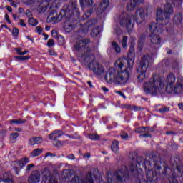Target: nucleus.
<instances>
[{"mask_svg":"<svg viewBox=\"0 0 183 183\" xmlns=\"http://www.w3.org/2000/svg\"><path fill=\"white\" fill-rule=\"evenodd\" d=\"M136 162L138 167L142 166L144 171H147V179H145V176H142L141 178V174H137L136 182L138 183H152L157 182L158 179H164L167 177V169H169V167H164L161 172L162 167H161L162 162L159 161V154L155 152L147 154L145 159L141 156L137 157Z\"/></svg>","mask_w":183,"mask_h":183,"instance_id":"obj_1","label":"nucleus"},{"mask_svg":"<svg viewBox=\"0 0 183 183\" xmlns=\"http://www.w3.org/2000/svg\"><path fill=\"white\" fill-rule=\"evenodd\" d=\"M135 61V55L132 52H129L127 54V59L125 57L118 59L115 62L117 69L110 68L104 79L107 84H125L129 79V74L134 68V62Z\"/></svg>","mask_w":183,"mask_h":183,"instance_id":"obj_2","label":"nucleus"},{"mask_svg":"<svg viewBox=\"0 0 183 183\" xmlns=\"http://www.w3.org/2000/svg\"><path fill=\"white\" fill-rule=\"evenodd\" d=\"M164 81L165 79L164 77H159L157 74L153 75L149 82H146L144 84V91L145 94L157 95L158 91L164 89V86H165Z\"/></svg>","mask_w":183,"mask_h":183,"instance_id":"obj_3","label":"nucleus"},{"mask_svg":"<svg viewBox=\"0 0 183 183\" xmlns=\"http://www.w3.org/2000/svg\"><path fill=\"white\" fill-rule=\"evenodd\" d=\"M164 11L162 9H158L157 12V22L158 25H167V22H169V18L171 15L174 14V9L172 5L169 3H167L164 6Z\"/></svg>","mask_w":183,"mask_h":183,"instance_id":"obj_4","label":"nucleus"},{"mask_svg":"<svg viewBox=\"0 0 183 183\" xmlns=\"http://www.w3.org/2000/svg\"><path fill=\"white\" fill-rule=\"evenodd\" d=\"M147 31L151 32L150 42L153 45H159L161 44V37L157 34H162L164 32V25L153 23L149 25Z\"/></svg>","mask_w":183,"mask_h":183,"instance_id":"obj_5","label":"nucleus"},{"mask_svg":"<svg viewBox=\"0 0 183 183\" xmlns=\"http://www.w3.org/2000/svg\"><path fill=\"white\" fill-rule=\"evenodd\" d=\"M151 62V57L149 56H144L142 57V61L140 62V65L137 69V72L139 74L137 76V79L141 82L143 79L146 78L145 72L148 69V66H149V63Z\"/></svg>","mask_w":183,"mask_h":183,"instance_id":"obj_6","label":"nucleus"},{"mask_svg":"<svg viewBox=\"0 0 183 183\" xmlns=\"http://www.w3.org/2000/svg\"><path fill=\"white\" fill-rule=\"evenodd\" d=\"M113 178L115 183H124L129 178V170H128V167H124V172L122 169L117 170L113 174Z\"/></svg>","mask_w":183,"mask_h":183,"instance_id":"obj_7","label":"nucleus"},{"mask_svg":"<svg viewBox=\"0 0 183 183\" xmlns=\"http://www.w3.org/2000/svg\"><path fill=\"white\" fill-rule=\"evenodd\" d=\"M134 21L135 18L133 15H127L121 19L120 25L126 28L127 32H131L134 29Z\"/></svg>","mask_w":183,"mask_h":183,"instance_id":"obj_8","label":"nucleus"},{"mask_svg":"<svg viewBox=\"0 0 183 183\" xmlns=\"http://www.w3.org/2000/svg\"><path fill=\"white\" fill-rule=\"evenodd\" d=\"M148 15V12L144 8H139L135 13L134 19L137 24H142L145 21V18Z\"/></svg>","mask_w":183,"mask_h":183,"instance_id":"obj_9","label":"nucleus"},{"mask_svg":"<svg viewBox=\"0 0 183 183\" xmlns=\"http://www.w3.org/2000/svg\"><path fill=\"white\" fill-rule=\"evenodd\" d=\"M165 84H167L166 92L172 94V86L175 84V75L170 73L165 80Z\"/></svg>","mask_w":183,"mask_h":183,"instance_id":"obj_10","label":"nucleus"},{"mask_svg":"<svg viewBox=\"0 0 183 183\" xmlns=\"http://www.w3.org/2000/svg\"><path fill=\"white\" fill-rule=\"evenodd\" d=\"M109 5V1L108 0H102L99 6L95 9L97 15H102L105 11H107Z\"/></svg>","mask_w":183,"mask_h":183,"instance_id":"obj_11","label":"nucleus"},{"mask_svg":"<svg viewBox=\"0 0 183 183\" xmlns=\"http://www.w3.org/2000/svg\"><path fill=\"white\" fill-rule=\"evenodd\" d=\"M92 71L94 75H97V76H101V75L105 74V69H104V66L98 62H94L93 64Z\"/></svg>","mask_w":183,"mask_h":183,"instance_id":"obj_12","label":"nucleus"},{"mask_svg":"<svg viewBox=\"0 0 183 183\" xmlns=\"http://www.w3.org/2000/svg\"><path fill=\"white\" fill-rule=\"evenodd\" d=\"M183 92V80L182 79H177L175 85L172 86V92L174 94H182Z\"/></svg>","mask_w":183,"mask_h":183,"instance_id":"obj_13","label":"nucleus"},{"mask_svg":"<svg viewBox=\"0 0 183 183\" xmlns=\"http://www.w3.org/2000/svg\"><path fill=\"white\" fill-rule=\"evenodd\" d=\"M41 181V174L39 172L33 173L29 177V183H38Z\"/></svg>","mask_w":183,"mask_h":183,"instance_id":"obj_14","label":"nucleus"},{"mask_svg":"<svg viewBox=\"0 0 183 183\" xmlns=\"http://www.w3.org/2000/svg\"><path fill=\"white\" fill-rule=\"evenodd\" d=\"M64 135V132L61 130H54L49 136V139H53V141H56L58 138H61Z\"/></svg>","mask_w":183,"mask_h":183,"instance_id":"obj_15","label":"nucleus"},{"mask_svg":"<svg viewBox=\"0 0 183 183\" xmlns=\"http://www.w3.org/2000/svg\"><path fill=\"white\" fill-rule=\"evenodd\" d=\"M144 0H130L127 4V11H132L134 8H137L138 4H142Z\"/></svg>","mask_w":183,"mask_h":183,"instance_id":"obj_16","label":"nucleus"},{"mask_svg":"<svg viewBox=\"0 0 183 183\" xmlns=\"http://www.w3.org/2000/svg\"><path fill=\"white\" fill-rule=\"evenodd\" d=\"M44 140L40 137H32L29 139V145H38L39 144H42Z\"/></svg>","mask_w":183,"mask_h":183,"instance_id":"obj_17","label":"nucleus"},{"mask_svg":"<svg viewBox=\"0 0 183 183\" xmlns=\"http://www.w3.org/2000/svg\"><path fill=\"white\" fill-rule=\"evenodd\" d=\"M47 19L50 22H53V24H58L59 21L62 20V14H59L58 15H56L55 16H51V15L50 14Z\"/></svg>","mask_w":183,"mask_h":183,"instance_id":"obj_18","label":"nucleus"},{"mask_svg":"<svg viewBox=\"0 0 183 183\" xmlns=\"http://www.w3.org/2000/svg\"><path fill=\"white\" fill-rule=\"evenodd\" d=\"M3 182L5 183H14V179H12V174L9 172H5L3 174Z\"/></svg>","mask_w":183,"mask_h":183,"instance_id":"obj_19","label":"nucleus"},{"mask_svg":"<svg viewBox=\"0 0 183 183\" xmlns=\"http://www.w3.org/2000/svg\"><path fill=\"white\" fill-rule=\"evenodd\" d=\"M80 183H92V172L91 171L89 172L86 177L80 179Z\"/></svg>","mask_w":183,"mask_h":183,"instance_id":"obj_20","label":"nucleus"},{"mask_svg":"<svg viewBox=\"0 0 183 183\" xmlns=\"http://www.w3.org/2000/svg\"><path fill=\"white\" fill-rule=\"evenodd\" d=\"M173 22L175 25H181L182 24V14H177L174 16Z\"/></svg>","mask_w":183,"mask_h":183,"instance_id":"obj_21","label":"nucleus"},{"mask_svg":"<svg viewBox=\"0 0 183 183\" xmlns=\"http://www.w3.org/2000/svg\"><path fill=\"white\" fill-rule=\"evenodd\" d=\"M111 149L112 151H113V152H115V153L119 151V142L114 141L112 144Z\"/></svg>","mask_w":183,"mask_h":183,"instance_id":"obj_22","label":"nucleus"},{"mask_svg":"<svg viewBox=\"0 0 183 183\" xmlns=\"http://www.w3.org/2000/svg\"><path fill=\"white\" fill-rule=\"evenodd\" d=\"M42 151H44V149L37 148L31 152V155L32 157H39V155L42 154Z\"/></svg>","mask_w":183,"mask_h":183,"instance_id":"obj_23","label":"nucleus"},{"mask_svg":"<svg viewBox=\"0 0 183 183\" xmlns=\"http://www.w3.org/2000/svg\"><path fill=\"white\" fill-rule=\"evenodd\" d=\"M101 32V27L98 25H94L93 26V36H97V35H99Z\"/></svg>","mask_w":183,"mask_h":183,"instance_id":"obj_24","label":"nucleus"},{"mask_svg":"<svg viewBox=\"0 0 183 183\" xmlns=\"http://www.w3.org/2000/svg\"><path fill=\"white\" fill-rule=\"evenodd\" d=\"M89 43V39L86 40H80L79 42L76 43V48H81V46H84V45H86V44Z\"/></svg>","mask_w":183,"mask_h":183,"instance_id":"obj_25","label":"nucleus"},{"mask_svg":"<svg viewBox=\"0 0 183 183\" xmlns=\"http://www.w3.org/2000/svg\"><path fill=\"white\" fill-rule=\"evenodd\" d=\"M9 124H25L26 122V119H11Z\"/></svg>","mask_w":183,"mask_h":183,"instance_id":"obj_26","label":"nucleus"},{"mask_svg":"<svg viewBox=\"0 0 183 183\" xmlns=\"http://www.w3.org/2000/svg\"><path fill=\"white\" fill-rule=\"evenodd\" d=\"M112 46H113V49H114L115 52H117V54H119V52H121V47H119L117 42L113 41L112 43Z\"/></svg>","mask_w":183,"mask_h":183,"instance_id":"obj_27","label":"nucleus"},{"mask_svg":"<svg viewBox=\"0 0 183 183\" xmlns=\"http://www.w3.org/2000/svg\"><path fill=\"white\" fill-rule=\"evenodd\" d=\"M145 34H141L139 39V48H142L144 45V41H145Z\"/></svg>","mask_w":183,"mask_h":183,"instance_id":"obj_28","label":"nucleus"},{"mask_svg":"<svg viewBox=\"0 0 183 183\" xmlns=\"http://www.w3.org/2000/svg\"><path fill=\"white\" fill-rule=\"evenodd\" d=\"M19 137V133L18 132H13L10 134L9 139L10 141H15Z\"/></svg>","mask_w":183,"mask_h":183,"instance_id":"obj_29","label":"nucleus"},{"mask_svg":"<svg viewBox=\"0 0 183 183\" xmlns=\"http://www.w3.org/2000/svg\"><path fill=\"white\" fill-rule=\"evenodd\" d=\"M90 1L92 2V0ZM79 2L81 6H89L91 5L89 0H79Z\"/></svg>","mask_w":183,"mask_h":183,"instance_id":"obj_30","label":"nucleus"},{"mask_svg":"<svg viewBox=\"0 0 183 183\" xmlns=\"http://www.w3.org/2000/svg\"><path fill=\"white\" fill-rule=\"evenodd\" d=\"M28 21L29 25H31V26H36V25H38V21L34 18L29 19Z\"/></svg>","mask_w":183,"mask_h":183,"instance_id":"obj_31","label":"nucleus"},{"mask_svg":"<svg viewBox=\"0 0 183 183\" xmlns=\"http://www.w3.org/2000/svg\"><path fill=\"white\" fill-rule=\"evenodd\" d=\"M179 162H181V159H179V157H176L174 158V164L176 165V168L177 171H180L179 169Z\"/></svg>","mask_w":183,"mask_h":183,"instance_id":"obj_32","label":"nucleus"},{"mask_svg":"<svg viewBox=\"0 0 183 183\" xmlns=\"http://www.w3.org/2000/svg\"><path fill=\"white\" fill-rule=\"evenodd\" d=\"M71 183H81V177L79 176L75 175L71 180Z\"/></svg>","mask_w":183,"mask_h":183,"instance_id":"obj_33","label":"nucleus"},{"mask_svg":"<svg viewBox=\"0 0 183 183\" xmlns=\"http://www.w3.org/2000/svg\"><path fill=\"white\" fill-rule=\"evenodd\" d=\"M16 59L18 61H27V59H30L31 56H16Z\"/></svg>","mask_w":183,"mask_h":183,"instance_id":"obj_34","label":"nucleus"},{"mask_svg":"<svg viewBox=\"0 0 183 183\" xmlns=\"http://www.w3.org/2000/svg\"><path fill=\"white\" fill-rule=\"evenodd\" d=\"M53 144L56 148H61V147H62V143L58 139L54 140Z\"/></svg>","mask_w":183,"mask_h":183,"instance_id":"obj_35","label":"nucleus"},{"mask_svg":"<svg viewBox=\"0 0 183 183\" xmlns=\"http://www.w3.org/2000/svg\"><path fill=\"white\" fill-rule=\"evenodd\" d=\"M127 42H128V36H124L123 37V39L122 41V45L123 46V48H127Z\"/></svg>","mask_w":183,"mask_h":183,"instance_id":"obj_36","label":"nucleus"},{"mask_svg":"<svg viewBox=\"0 0 183 183\" xmlns=\"http://www.w3.org/2000/svg\"><path fill=\"white\" fill-rule=\"evenodd\" d=\"M136 132L139 134H141L142 132H147V127H139L136 129Z\"/></svg>","mask_w":183,"mask_h":183,"instance_id":"obj_37","label":"nucleus"},{"mask_svg":"<svg viewBox=\"0 0 183 183\" xmlns=\"http://www.w3.org/2000/svg\"><path fill=\"white\" fill-rule=\"evenodd\" d=\"M43 29L42 27L38 26L35 28V32H36V34H39V35H41L42 32H43Z\"/></svg>","mask_w":183,"mask_h":183,"instance_id":"obj_38","label":"nucleus"},{"mask_svg":"<svg viewBox=\"0 0 183 183\" xmlns=\"http://www.w3.org/2000/svg\"><path fill=\"white\" fill-rule=\"evenodd\" d=\"M6 137V129H3L0 130V138H5Z\"/></svg>","mask_w":183,"mask_h":183,"instance_id":"obj_39","label":"nucleus"},{"mask_svg":"<svg viewBox=\"0 0 183 183\" xmlns=\"http://www.w3.org/2000/svg\"><path fill=\"white\" fill-rule=\"evenodd\" d=\"M64 29L66 31V32H71L72 29V25L65 24Z\"/></svg>","mask_w":183,"mask_h":183,"instance_id":"obj_40","label":"nucleus"},{"mask_svg":"<svg viewBox=\"0 0 183 183\" xmlns=\"http://www.w3.org/2000/svg\"><path fill=\"white\" fill-rule=\"evenodd\" d=\"M159 112H161V114H165V112H168V111H169V108L162 107V108L159 109Z\"/></svg>","mask_w":183,"mask_h":183,"instance_id":"obj_41","label":"nucleus"},{"mask_svg":"<svg viewBox=\"0 0 183 183\" xmlns=\"http://www.w3.org/2000/svg\"><path fill=\"white\" fill-rule=\"evenodd\" d=\"M101 139V137L97 134H92V140L93 141H99Z\"/></svg>","mask_w":183,"mask_h":183,"instance_id":"obj_42","label":"nucleus"},{"mask_svg":"<svg viewBox=\"0 0 183 183\" xmlns=\"http://www.w3.org/2000/svg\"><path fill=\"white\" fill-rule=\"evenodd\" d=\"M19 34V30L16 28L13 29L12 35L13 36H17Z\"/></svg>","mask_w":183,"mask_h":183,"instance_id":"obj_43","label":"nucleus"},{"mask_svg":"<svg viewBox=\"0 0 183 183\" xmlns=\"http://www.w3.org/2000/svg\"><path fill=\"white\" fill-rule=\"evenodd\" d=\"M54 45H55V42L52 39H49L47 42V46L51 48V46H54Z\"/></svg>","mask_w":183,"mask_h":183,"instance_id":"obj_44","label":"nucleus"},{"mask_svg":"<svg viewBox=\"0 0 183 183\" xmlns=\"http://www.w3.org/2000/svg\"><path fill=\"white\" fill-rule=\"evenodd\" d=\"M140 137H142L143 138H152V136L149 133H144V134H140Z\"/></svg>","mask_w":183,"mask_h":183,"instance_id":"obj_45","label":"nucleus"},{"mask_svg":"<svg viewBox=\"0 0 183 183\" xmlns=\"http://www.w3.org/2000/svg\"><path fill=\"white\" fill-rule=\"evenodd\" d=\"M32 168H35V164H28L26 167L27 171H31V169H32Z\"/></svg>","mask_w":183,"mask_h":183,"instance_id":"obj_46","label":"nucleus"},{"mask_svg":"<svg viewBox=\"0 0 183 183\" xmlns=\"http://www.w3.org/2000/svg\"><path fill=\"white\" fill-rule=\"evenodd\" d=\"M66 158H68V159H70L71 161H74V159H75V155H74L73 154H70L67 155Z\"/></svg>","mask_w":183,"mask_h":183,"instance_id":"obj_47","label":"nucleus"},{"mask_svg":"<svg viewBox=\"0 0 183 183\" xmlns=\"http://www.w3.org/2000/svg\"><path fill=\"white\" fill-rule=\"evenodd\" d=\"M121 138L122 139H125L126 141H127L129 136H128L127 133H124V134H121Z\"/></svg>","mask_w":183,"mask_h":183,"instance_id":"obj_48","label":"nucleus"},{"mask_svg":"<svg viewBox=\"0 0 183 183\" xmlns=\"http://www.w3.org/2000/svg\"><path fill=\"white\" fill-rule=\"evenodd\" d=\"M18 165L20 167V168H22V167H25L26 164H25V163L21 159L18 162Z\"/></svg>","mask_w":183,"mask_h":183,"instance_id":"obj_49","label":"nucleus"},{"mask_svg":"<svg viewBox=\"0 0 183 183\" xmlns=\"http://www.w3.org/2000/svg\"><path fill=\"white\" fill-rule=\"evenodd\" d=\"M21 161L26 165V164H29V159L28 157H24Z\"/></svg>","mask_w":183,"mask_h":183,"instance_id":"obj_50","label":"nucleus"},{"mask_svg":"<svg viewBox=\"0 0 183 183\" xmlns=\"http://www.w3.org/2000/svg\"><path fill=\"white\" fill-rule=\"evenodd\" d=\"M57 39H58L59 42H64V36H57Z\"/></svg>","mask_w":183,"mask_h":183,"instance_id":"obj_51","label":"nucleus"},{"mask_svg":"<svg viewBox=\"0 0 183 183\" xmlns=\"http://www.w3.org/2000/svg\"><path fill=\"white\" fill-rule=\"evenodd\" d=\"M36 1L38 0H28L26 2V4H29V5H32V4H34V2H36Z\"/></svg>","mask_w":183,"mask_h":183,"instance_id":"obj_52","label":"nucleus"},{"mask_svg":"<svg viewBox=\"0 0 183 183\" xmlns=\"http://www.w3.org/2000/svg\"><path fill=\"white\" fill-rule=\"evenodd\" d=\"M117 94H118L119 95H120V97H122L124 98V99H125L127 98V97L125 96V94H124V93L121 92H117Z\"/></svg>","mask_w":183,"mask_h":183,"instance_id":"obj_53","label":"nucleus"},{"mask_svg":"<svg viewBox=\"0 0 183 183\" xmlns=\"http://www.w3.org/2000/svg\"><path fill=\"white\" fill-rule=\"evenodd\" d=\"M166 134L167 135H175V132H172V131H167L166 132Z\"/></svg>","mask_w":183,"mask_h":183,"instance_id":"obj_54","label":"nucleus"},{"mask_svg":"<svg viewBox=\"0 0 183 183\" xmlns=\"http://www.w3.org/2000/svg\"><path fill=\"white\" fill-rule=\"evenodd\" d=\"M84 158H91V153L87 152L83 155Z\"/></svg>","mask_w":183,"mask_h":183,"instance_id":"obj_55","label":"nucleus"},{"mask_svg":"<svg viewBox=\"0 0 183 183\" xmlns=\"http://www.w3.org/2000/svg\"><path fill=\"white\" fill-rule=\"evenodd\" d=\"M63 11L66 14H68V12H69L70 10H69V9L66 6H64Z\"/></svg>","mask_w":183,"mask_h":183,"instance_id":"obj_56","label":"nucleus"},{"mask_svg":"<svg viewBox=\"0 0 183 183\" xmlns=\"http://www.w3.org/2000/svg\"><path fill=\"white\" fill-rule=\"evenodd\" d=\"M15 51H16L18 55H21L22 54V49H15Z\"/></svg>","mask_w":183,"mask_h":183,"instance_id":"obj_57","label":"nucleus"},{"mask_svg":"<svg viewBox=\"0 0 183 183\" xmlns=\"http://www.w3.org/2000/svg\"><path fill=\"white\" fill-rule=\"evenodd\" d=\"M172 1V4H181V2H182V0H171Z\"/></svg>","mask_w":183,"mask_h":183,"instance_id":"obj_58","label":"nucleus"},{"mask_svg":"<svg viewBox=\"0 0 183 183\" xmlns=\"http://www.w3.org/2000/svg\"><path fill=\"white\" fill-rule=\"evenodd\" d=\"M20 25L21 26H26V24H25V21L20 20Z\"/></svg>","mask_w":183,"mask_h":183,"instance_id":"obj_59","label":"nucleus"},{"mask_svg":"<svg viewBox=\"0 0 183 183\" xmlns=\"http://www.w3.org/2000/svg\"><path fill=\"white\" fill-rule=\"evenodd\" d=\"M66 137H68V138H70V139H75V136L72 134H66Z\"/></svg>","mask_w":183,"mask_h":183,"instance_id":"obj_60","label":"nucleus"},{"mask_svg":"<svg viewBox=\"0 0 183 183\" xmlns=\"http://www.w3.org/2000/svg\"><path fill=\"white\" fill-rule=\"evenodd\" d=\"M148 132H154V129L153 127H147Z\"/></svg>","mask_w":183,"mask_h":183,"instance_id":"obj_61","label":"nucleus"},{"mask_svg":"<svg viewBox=\"0 0 183 183\" xmlns=\"http://www.w3.org/2000/svg\"><path fill=\"white\" fill-rule=\"evenodd\" d=\"M49 55H56V53H55V51H54L53 50H49Z\"/></svg>","mask_w":183,"mask_h":183,"instance_id":"obj_62","label":"nucleus"},{"mask_svg":"<svg viewBox=\"0 0 183 183\" xmlns=\"http://www.w3.org/2000/svg\"><path fill=\"white\" fill-rule=\"evenodd\" d=\"M170 183H178V181H177V179L172 178L170 181Z\"/></svg>","mask_w":183,"mask_h":183,"instance_id":"obj_63","label":"nucleus"},{"mask_svg":"<svg viewBox=\"0 0 183 183\" xmlns=\"http://www.w3.org/2000/svg\"><path fill=\"white\" fill-rule=\"evenodd\" d=\"M178 107H179V109H182V111H183V103H179L178 104Z\"/></svg>","mask_w":183,"mask_h":183,"instance_id":"obj_64","label":"nucleus"}]
</instances>
